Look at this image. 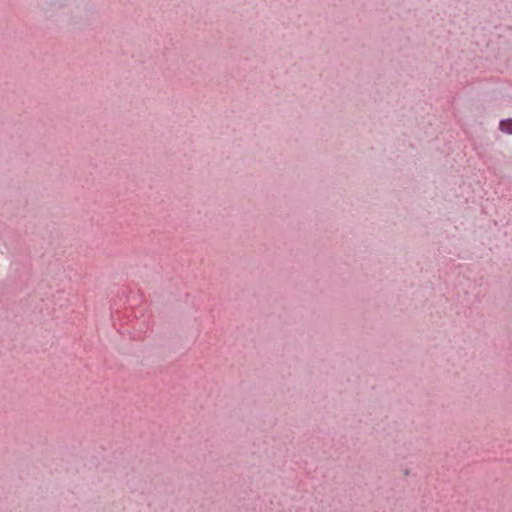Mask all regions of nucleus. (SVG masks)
Returning <instances> with one entry per match:
<instances>
[{
  "label": "nucleus",
  "instance_id": "obj_1",
  "mask_svg": "<svg viewBox=\"0 0 512 512\" xmlns=\"http://www.w3.org/2000/svg\"><path fill=\"white\" fill-rule=\"evenodd\" d=\"M501 131L512 134V119L503 120L500 122Z\"/></svg>",
  "mask_w": 512,
  "mask_h": 512
}]
</instances>
